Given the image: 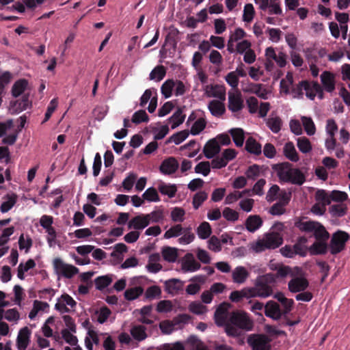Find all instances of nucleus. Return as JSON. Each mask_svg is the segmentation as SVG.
<instances>
[{
    "mask_svg": "<svg viewBox=\"0 0 350 350\" xmlns=\"http://www.w3.org/2000/svg\"><path fill=\"white\" fill-rule=\"evenodd\" d=\"M321 81L324 90L332 92L335 90V76L329 71H323L321 75Z\"/></svg>",
    "mask_w": 350,
    "mask_h": 350,
    "instance_id": "obj_17",
    "label": "nucleus"
},
{
    "mask_svg": "<svg viewBox=\"0 0 350 350\" xmlns=\"http://www.w3.org/2000/svg\"><path fill=\"white\" fill-rule=\"evenodd\" d=\"M31 331L27 327H24L18 332L16 338V347L18 350H26L30 343Z\"/></svg>",
    "mask_w": 350,
    "mask_h": 350,
    "instance_id": "obj_12",
    "label": "nucleus"
},
{
    "mask_svg": "<svg viewBox=\"0 0 350 350\" xmlns=\"http://www.w3.org/2000/svg\"><path fill=\"white\" fill-rule=\"evenodd\" d=\"M271 340L265 334H254L247 338L252 350H271Z\"/></svg>",
    "mask_w": 350,
    "mask_h": 350,
    "instance_id": "obj_8",
    "label": "nucleus"
},
{
    "mask_svg": "<svg viewBox=\"0 0 350 350\" xmlns=\"http://www.w3.org/2000/svg\"><path fill=\"white\" fill-rule=\"evenodd\" d=\"M325 146L327 149V150L329 152V153L332 154L334 150H335V156L338 159H342L345 157V149L343 146L337 143L336 140H335V145H334L332 148H329V146H327V143L325 142Z\"/></svg>",
    "mask_w": 350,
    "mask_h": 350,
    "instance_id": "obj_52",
    "label": "nucleus"
},
{
    "mask_svg": "<svg viewBox=\"0 0 350 350\" xmlns=\"http://www.w3.org/2000/svg\"><path fill=\"white\" fill-rule=\"evenodd\" d=\"M224 217L229 221H235L239 219V213L236 211L226 207L222 212Z\"/></svg>",
    "mask_w": 350,
    "mask_h": 350,
    "instance_id": "obj_62",
    "label": "nucleus"
},
{
    "mask_svg": "<svg viewBox=\"0 0 350 350\" xmlns=\"http://www.w3.org/2000/svg\"><path fill=\"white\" fill-rule=\"evenodd\" d=\"M283 243L281 234L276 232L266 233L262 239L258 240L253 249L256 252H262L265 250H273L279 247Z\"/></svg>",
    "mask_w": 350,
    "mask_h": 350,
    "instance_id": "obj_3",
    "label": "nucleus"
},
{
    "mask_svg": "<svg viewBox=\"0 0 350 350\" xmlns=\"http://www.w3.org/2000/svg\"><path fill=\"white\" fill-rule=\"evenodd\" d=\"M144 289L141 286H135L128 288L124 291V297L126 300L131 301L137 299L143 293Z\"/></svg>",
    "mask_w": 350,
    "mask_h": 350,
    "instance_id": "obj_42",
    "label": "nucleus"
},
{
    "mask_svg": "<svg viewBox=\"0 0 350 350\" xmlns=\"http://www.w3.org/2000/svg\"><path fill=\"white\" fill-rule=\"evenodd\" d=\"M260 167L257 164H254L248 167L245 172L247 178L255 180L260 176Z\"/></svg>",
    "mask_w": 350,
    "mask_h": 350,
    "instance_id": "obj_61",
    "label": "nucleus"
},
{
    "mask_svg": "<svg viewBox=\"0 0 350 350\" xmlns=\"http://www.w3.org/2000/svg\"><path fill=\"white\" fill-rule=\"evenodd\" d=\"M267 126L274 133H278L282 126V120L279 117L269 118L267 122Z\"/></svg>",
    "mask_w": 350,
    "mask_h": 350,
    "instance_id": "obj_51",
    "label": "nucleus"
},
{
    "mask_svg": "<svg viewBox=\"0 0 350 350\" xmlns=\"http://www.w3.org/2000/svg\"><path fill=\"white\" fill-rule=\"evenodd\" d=\"M184 282L179 279L172 278L165 282V290L169 294L177 295L183 290Z\"/></svg>",
    "mask_w": 350,
    "mask_h": 350,
    "instance_id": "obj_16",
    "label": "nucleus"
},
{
    "mask_svg": "<svg viewBox=\"0 0 350 350\" xmlns=\"http://www.w3.org/2000/svg\"><path fill=\"white\" fill-rule=\"evenodd\" d=\"M185 116L183 114V110L178 108L174 114L169 118L170 121H172L171 128L172 129H176L180 124H181L185 120Z\"/></svg>",
    "mask_w": 350,
    "mask_h": 350,
    "instance_id": "obj_41",
    "label": "nucleus"
},
{
    "mask_svg": "<svg viewBox=\"0 0 350 350\" xmlns=\"http://www.w3.org/2000/svg\"><path fill=\"white\" fill-rule=\"evenodd\" d=\"M183 228L181 224H176L172 226L164 234L165 239H170L172 237H178L182 234Z\"/></svg>",
    "mask_w": 350,
    "mask_h": 350,
    "instance_id": "obj_53",
    "label": "nucleus"
},
{
    "mask_svg": "<svg viewBox=\"0 0 350 350\" xmlns=\"http://www.w3.org/2000/svg\"><path fill=\"white\" fill-rule=\"evenodd\" d=\"M178 168V163L174 157L165 159L161 164L159 170L164 174H172Z\"/></svg>",
    "mask_w": 350,
    "mask_h": 350,
    "instance_id": "obj_18",
    "label": "nucleus"
},
{
    "mask_svg": "<svg viewBox=\"0 0 350 350\" xmlns=\"http://www.w3.org/2000/svg\"><path fill=\"white\" fill-rule=\"evenodd\" d=\"M205 91L209 97L217 98L222 100L226 98V92L222 86L218 85H206Z\"/></svg>",
    "mask_w": 350,
    "mask_h": 350,
    "instance_id": "obj_22",
    "label": "nucleus"
},
{
    "mask_svg": "<svg viewBox=\"0 0 350 350\" xmlns=\"http://www.w3.org/2000/svg\"><path fill=\"white\" fill-rule=\"evenodd\" d=\"M330 198L331 201L342 202L347 199L348 195L346 192L334 190L330 193Z\"/></svg>",
    "mask_w": 350,
    "mask_h": 350,
    "instance_id": "obj_64",
    "label": "nucleus"
},
{
    "mask_svg": "<svg viewBox=\"0 0 350 350\" xmlns=\"http://www.w3.org/2000/svg\"><path fill=\"white\" fill-rule=\"evenodd\" d=\"M255 10L254 6L251 3H247L245 5L243 14V20L245 22H251L254 16Z\"/></svg>",
    "mask_w": 350,
    "mask_h": 350,
    "instance_id": "obj_56",
    "label": "nucleus"
},
{
    "mask_svg": "<svg viewBox=\"0 0 350 350\" xmlns=\"http://www.w3.org/2000/svg\"><path fill=\"white\" fill-rule=\"evenodd\" d=\"M148 216L142 214L133 217L128 223L129 229H134L137 231L143 230L149 225Z\"/></svg>",
    "mask_w": 350,
    "mask_h": 350,
    "instance_id": "obj_15",
    "label": "nucleus"
},
{
    "mask_svg": "<svg viewBox=\"0 0 350 350\" xmlns=\"http://www.w3.org/2000/svg\"><path fill=\"white\" fill-rule=\"evenodd\" d=\"M262 219L258 215H250L245 222L246 229L250 232L256 231L262 226Z\"/></svg>",
    "mask_w": 350,
    "mask_h": 350,
    "instance_id": "obj_21",
    "label": "nucleus"
},
{
    "mask_svg": "<svg viewBox=\"0 0 350 350\" xmlns=\"http://www.w3.org/2000/svg\"><path fill=\"white\" fill-rule=\"evenodd\" d=\"M206 125V122L204 118L198 119L192 125L190 133L193 135H198L202 131Z\"/></svg>",
    "mask_w": 350,
    "mask_h": 350,
    "instance_id": "obj_55",
    "label": "nucleus"
},
{
    "mask_svg": "<svg viewBox=\"0 0 350 350\" xmlns=\"http://www.w3.org/2000/svg\"><path fill=\"white\" fill-rule=\"evenodd\" d=\"M308 286V280L306 278L299 277L297 275L292 277V279L288 283V289L293 293L304 291Z\"/></svg>",
    "mask_w": 350,
    "mask_h": 350,
    "instance_id": "obj_9",
    "label": "nucleus"
},
{
    "mask_svg": "<svg viewBox=\"0 0 350 350\" xmlns=\"http://www.w3.org/2000/svg\"><path fill=\"white\" fill-rule=\"evenodd\" d=\"M349 239V235L346 232L338 230L334 233L329 243L331 254L334 255L342 251Z\"/></svg>",
    "mask_w": 350,
    "mask_h": 350,
    "instance_id": "obj_5",
    "label": "nucleus"
},
{
    "mask_svg": "<svg viewBox=\"0 0 350 350\" xmlns=\"http://www.w3.org/2000/svg\"><path fill=\"white\" fill-rule=\"evenodd\" d=\"M185 211L183 208L175 207L171 212L172 220L174 222H183L185 219Z\"/></svg>",
    "mask_w": 350,
    "mask_h": 350,
    "instance_id": "obj_57",
    "label": "nucleus"
},
{
    "mask_svg": "<svg viewBox=\"0 0 350 350\" xmlns=\"http://www.w3.org/2000/svg\"><path fill=\"white\" fill-rule=\"evenodd\" d=\"M187 257L190 258L187 259L183 262L182 267L185 271H196L200 269V264L196 261L191 254H187Z\"/></svg>",
    "mask_w": 350,
    "mask_h": 350,
    "instance_id": "obj_31",
    "label": "nucleus"
},
{
    "mask_svg": "<svg viewBox=\"0 0 350 350\" xmlns=\"http://www.w3.org/2000/svg\"><path fill=\"white\" fill-rule=\"evenodd\" d=\"M265 56L269 60H274L280 68H284L286 64V55L282 51L276 53L275 49L271 46L266 49Z\"/></svg>",
    "mask_w": 350,
    "mask_h": 350,
    "instance_id": "obj_13",
    "label": "nucleus"
},
{
    "mask_svg": "<svg viewBox=\"0 0 350 350\" xmlns=\"http://www.w3.org/2000/svg\"><path fill=\"white\" fill-rule=\"evenodd\" d=\"M210 172L211 167L208 161H202L195 167V172L202 174L204 176H208Z\"/></svg>",
    "mask_w": 350,
    "mask_h": 350,
    "instance_id": "obj_59",
    "label": "nucleus"
},
{
    "mask_svg": "<svg viewBox=\"0 0 350 350\" xmlns=\"http://www.w3.org/2000/svg\"><path fill=\"white\" fill-rule=\"evenodd\" d=\"M208 198V194L204 191H201L199 192H197L193 198V208L197 210L199 208V207L202 205V204Z\"/></svg>",
    "mask_w": 350,
    "mask_h": 350,
    "instance_id": "obj_50",
    "label": "nucleus"
},
{
    "mask_svg": "<svg viewBox=\"0 0 350 350\" xmlns=\"http://www.w3.org/2000/svg\"><path fill=\"white\" fill-rule=\"evenodd\" d=\"M111 282L112 278L109 275L98 276L94 280L96 288L99 291L103 290L110 285Z\"/></svg>",
    "mask_w": 350,
    "mask_h": 350,
    "instance_id": "obj_40",
    "label": "nucleus"
},
{
    "mask_svg": "<svg viewBox=\"0 0 350 350\" xmlns=\"http://www.w3.org/2000/svg\"><path fill=\"white\" fill-rule=\"evenodd\" d=\"M182 234L183 235L178 239V243L181 245L189 244L193 242L196 238L195 234L192 232V228L190 226L183 228Z\"/></svg>",
    "mask_w": 350,
    "mask_h": 350,
    "instance_id": "obj_35",
    "label": "nucleus"
},
{
    "mask_svg": "<svg viewBox=\"0 0 350 350\" xmlns=\"http://www.w3.org/2000/svg\"><path fill=\"white\" fill-rule=\"evenodd\" d=\"M330 213L334 217H340L346 215L347 207L345 204H333L329 207Z\"/></svg>",
    "mask_w": 350,
    "mask_h": 350,
    "instance_id": "obj_48",
    "label": "nucleus"
},
{
    "mask_svg": "<svg viewBox=\"0 0 350 350\" xmlns=\"http://www.w3.org/2000/svg\"><path fill=\"white\" fill-rule=\"evenodd\" d=\"M174 321H163L159 323V328L161 330L162 333L165 334H170L174 329Z\"/></svg>",
    "mask_w": 350,
    "mask_h": 350,
    "instance_id": "obj_63",
    "label": "nucleus"
},
{
    "mask_svg": "<svg viewBox=\"0 0 350 350\" xmlns=\"http://www.w3.org/2000/svg\"><path fill=\"white\" fill-rule=\"evenodd\" d=\"M208 108L213 116L220 117L226 111L224 103L217 100H213L209 102Z\"/></svg>",
    "mask_w": 350,
    "mask_h": 350,
    "instance_id": "obj_24",
    "label": "nucleus"
},
{
    "mask_svg": "<svg viewBox=\"0 0 350 350\" xmlns=\"http://www.w3.org/2000/svg\"><path fill=\"white\" fill-rule=\"evenodd\" d=\"M230 304L224 302L217 307L216 309L214 318L215 323L219 326L224 325L227 322L228 311Z\"/></svg>",
    "mask_w": 350,
    "mask_h": 350,
    "instance_id": "obj_14",
    "label": "nucleus"
},
{
    "mask_svg": "<svg viewBox=\"0 0 350 350\" xmlns=\"http://www.w3.org/2000/svg\"><path fill=\"white\" fill-rule=\"evenodd\" d=\"M54 269L58 275L66 278H72L79 273V269L74 265L66 264L59 258H56L53 262Z\"/></svg>",
    "mask_w": 350,
    "mask_h": 350,
    "instance_id": "obj_7",
    "label": "nucleus"
},
{
    "mask_svg": "<svg viewBox=\"0 0 350 350\" xmlns=\"http://www.w3.org/2000/svg\"><path fill=\"white\" fill-rule=\"evenodd\" d=\"M265 314L275 321L280 320L284 314L279 304L275 301H268L265 306Z\"/></svg>",
    "mask_w": 350,
    "mask_h": 350,
    "instance_id": "obj_11",
    "label": "nucleus"
},
{
    "mask_svg": "<svg viewBox=\"0 0 350 350\" xmlns=\"http://www.w3.org/2000/svg\"><path fill=\"white\" fill-rule=\"evenodd\" d=\"M162 255L165 260L174 262L178 257L177 250L176 248L167 247L163 250Z\"/></svg>",
    "mask_w": 350,
    "mask_h": 350,
    "instance_id": "obj_43",
    "label": "nucleus"
},
{
    "mask_svg": "<svg viewBox=\"0 0 350 350\" xmlns=\"http://www.w3.org/2000/svg\"><path fill=\"white\" fill-rule=\"evenodd\" d=\"M284 155L290 161L297 162L299 157L293 142L286 143L283 148Z\"/></svg>",
    "mask_w": 350,
    "mask_h": 350,
    "instance_id": "obj_27",
    "label": "nucleus"
},
{
    "mask_svg": "<svg viewBox=\"0 0 350 350\" xmlns=\"http://www.w3.org/2000/svg\"><path fill=\"white\" fill-rule=\"evenodd\" d=\"M251 291L249 288H243L240 291H234L230 295V299L232 302L238 303L243 300V298H252Z\"/></svg>",
    "mask_w": 350,
    "mask_h": 350,
    "instance_id": "obj_28",
    "label": "nucleus"
},
{
    "mask_svg": "<svg viewBox=\"0 0 350 350\" xmlns=\"http://www.w3.org/2000/svg\"><path fill=\"white\" fill-rule=\"evenodd\" d=\"M312 232L317 241H326L329 238L328 232L325 230L323 226L317 221V225L314 226V229L312 230Z\"/></svg>",
    "mask_w": 350,
    "mask_h": 350,
    "instance_id": "obj_34",
    "label": "nucleus"
},
{
    "mask_svg": "<svg viewBox=\"0 0 350 350\" xmlns=\"http://www.w3.org/2000/svg\"><path fill=\"white\" fill-rule=\"evenodd\" d=\"M297 146L303 153H308L312 150V145L310 140L306 137L297 138Z\"/></svg>",
    "mask_w": 350,
    "mask_h": 350,
    "instance_id": "obj_45",
    "label": "nucleus"
},
{
    "mask_svg": "<svg viewBox=\"0 0 350 350\" xmlns=\"http://www.w3.org/2000/svg\"><path fill=\"white\" fill-rule=\"evenodd\" d=\"M174 80L168 79L161 85V94L165 98H170L172 95V90L174 88Z\"/></svg>",
    "mask_w": 350,
    "mask_h": 350,
    "instance_id": "obj_47",
    "label": "nucleus"
},
{
    "mask_svg": "<svg viewBox=\"0 0 350 350\" xmlns=\"http://www.w3.org/2000/svg\"><path fill=\"white\" fill-rule=\"evenodd\" d=\"M166 75L165 68L161 65L156 66L150 73L149 79L157 81H161Z\"/></svg>",
    "mask_w": 350,
    "mask_h": 350,
    "instance_id": "obj_39",
    "label": "nucleus"
},
{
    "mask_svg": "<svg viewBox=\"0 0 350 350\" xmlns=\"http://www.w3.org/2000/svg\"><path fill=\"white\" fill-rule=\"evenodd\" d=\"M228 322L239 329L251 330L253 328V321L250 319L247 314L243 311H233L229 317Z\"/></svg>",
    "mask_w": 350,
    "mask_h": 350,
    "instance_id": "obj_4",
    "label": "nucleus"
},
{
    "mask_svg": "<svg viewBox=\"0 0 350 350\" xmlns=\"http://www.w3.org/2000/svg\"><path fill=\"white\" fill-rule=\"evenodd\" d=\"M130 333L132 337L137 341H142L147 338L146 328L142 325H135L131 327Z\"/></svg>",
    "mask_w": 350,
    "mask_h": 350,
    "instance_id": "obj_26",
    "label": "nucleus"
},
{
    "mask_svg": "<svg viewBox=\"0 0 350 350\" xmlns=\"http://www.w3.org/2000/svg\"><path fill=\"white\" fill-rule=\"evenodd\" d=\"M317 225V221H304L301 219H297L295 221V226L300 231L304 232H312L314 229V226Z\"/></svg>",
    "mask_w": 350,
    "mask_h": 350,
    "instance_id": "obj_30",
    "label": "nucleus"
},
{
    "mask_svg": "<svg viewBox=\"0 0 350 350\" xmlns=\"http://www.w3.org/2000/svg\"><path fill=\"white\" fill-rule=\"evenodd\" d=\"M233 142L237 147H241L243 145L245 136L242 129L235 128L230 131Z\"/></svg>",
    "mask_w": 350,
    "mask_h": 350,
    "instance_id": "obj_36",
    "label": "nucleus"
},
{
    "mask_svg": "<svg viewBox=\"0 0 350 350\" xmlns=\"http://www.w3.org/2000/svg\"><path fill=\"white\" fill-rule=\"evenodd\" d=\"M219 151L220 146L215 139L208 140L203 148V152L207 159L213 158Z\"/></svg>",
    "mask_w": 350,
    "mask_h": 350,
    "instance_id": "obj_20",
    "label": "nucleus"
},
{
    "mask_svg": "<svg viewBox=\"0 0 350 350\" xmlns=\"http://www.w3.org/2000/svg\"><path fill=\"white\" fill-rule=\"evenodd\" d=\"M142 197L144 200H146L149 202H159L160 201V198L159 196L158 192L157 189L154 187H150L146 190V191L143 193Z\"/></svg>",
    "mask_w": 350,
    "mask_h": 350,
    "instance_id": "obj_54",
    "label": "nucleus"
},
{
    "mask_svg": "<svg viewBox=\"0 0 350 350\" xmlns=\"http://www.w3.org/2000/svg\"><path fill=\"white\" fill-rule=\"evenodd\" d=\"M29 105V95H23L21 100L14 102L12 107H14V112L19 113L25 110Z\"/></svg>",
    "mask_w": 350,
    "mask_h": 350,
    "instance_id": "obj_44",
    "label": "nucleus"
},
{
    "mask_svg": "<svg viewBox=\"0 0 350 350\" xmlns=\"http://www.w3.org/2000/svg\"><path fill=\"white\" fill-rule=\"evenodd\" d=\"M196 232L200 239H208L212 233L211 225L207 221L202 222L197 228Z\"/></svg>",
    "mask_w": 350,
    "mask_h": 350,
    "instance_id": "obj_32",
    "label": "nucleus"
},
{
    "mask_svg": "<svg viewBox=\"0 0 350 350\" xmlns=\"http://www.w3.org/2000/svg\"><path fill=\"white\" fill-rule=\"evenodd\" d=\"M131 121L135 124H139L142 122H148L149 117L145 110L140 109L133 113Z\"/></svg>",
    "mask_w": 350,
    "mask_h": 350,
    "instance_id": "obj_49",
    "label": "nucleus"
},
{
    "mask_svg": "<svg viewBox=\"0 0 350 350\" xmlns=\"http://www.w3.org/2000/svg\"><path fill=\"white\" fill-rule=\"evenodd\" d=\"M62 338L65 340V341L72 346H76L78 343V339L76 336L73 335L70 333V332L67 329H64L62 330Z\"/></svg>",
    "mask_w": 350,
    "mask_h": 350,
    "instance_id": "obj_60",
    "label": "nucleus"
},
{
    "mask_svg": "<svg viewBox=\"0 0 350 350\" xmlns=\"http://www.w3.org/2000/svg\"><path fill=\"white\" fill-rule=\"evenodd\" d=\"M272 170L276 173L280 183L302 185L306 181L304 173L299 169L293 167L288 162L273 164Z\"/></svg>",
    "mask_w": 350,
    "mask_h": 350,
    "instance_id": "obj_1",
    "label": "nucleus"
},
{
    "mask_svg": "<svg viewBox=\"0 0 350 350\" xmlns=\"http://www.w3.org/2000/svg\"><path fill=\"white\" fill-rule=\"evenodd\" d=\"M338 130V125L334 119H328L326 124V132L328 135V137L326 139L325 142L327 143V146L329 148L335 145V133Z\"/></svg>",
    "mask_w": 350,
    "mask_h": 350,
    "instance_id": "obj_19",
    "label": "nucleus"
},
{
    "mask_svg": "<svg viewBox=\"0 0 350 350\" xmlns=\"http://www.w3.org/2000/svg\"><path fill=\"white\" fill-rule=\"evenodd\" d=\"M275 284V280L271 273L258 277L256 280L254 286L250 287L252 297L266 298L273 294L271 284Z\"/></svg>",
    "mask_w": 350,
    "mask_h": 350,
    "instance_id": "obj_2",
    "label": "nucleus"
},
{
    "mask_svg": "<svg viewBox=\"0 0 350 350\" xmlns=\"http://www.w3.org/2000/svg\"><path fill=\"white\" fill-rule=\"evenodd\" d=\"M189 135L188 130H183L173 134L167 141L166 144L174 142L178 145L185 140Z\"/></svg>",
    "mask_w": 350,
    "mask_h": 350,
    "instance_id": "obj_38",
    "label": "nucleus"
},
{
    "mask_svg": "<svg viewBox=\"0 0 350 350\" xmlns=\"http://www.w3.org/2000/svg\"><path fill=\"white\" fill-rule=\"evenodd\" d=\"M208 248L215 252H219L221 250L220 239L216 236H212L208 241Z\"/></svg>",
    "mask_w": 350,
    "mask_h": 350,
    "instance_id": "obj_58",
    "label": "nucleus"
},
{
    "mask_svg": "<svg viewBox=\"0 0 350 350\" xmlns=\"http://www.w3.org/2000/svg\"><path fill=\"white\" fill-rule=\"evenodd\" d=\"M244 107L243 99L240 92H228V108L232 113L241 111Z\"/></svg>",
    "mask_w": 350,
    "mask_h": 350,
    "instance_id": "obj_10",
    "label": "nucleus"
},
{
    "mask_svg": "<svg viewBox=\"0 0 350 350\" xmlns=\"http://www.w3.org/2000/svg\"><path fill=\"white\" fill-rule=\"evenodd\" d=\"M248 271L242 266L237 267L232 271V280L234 282L237 284H243L249 277Z\"/></svg>",
    "mask_w": 350,
    "mask_h": 350,
    "instance_id": "obj_23",
    "label": "nucleus"
},
{
    "mask_svg": "<svg viewBox=\"0 0 350 350\" xmlns=\"http://www.w3.org/2000/svg\"><path fill=\"white\" fill-rule=\"evenodd\" d=\"M311 255L325 254L327 251V244L325 241H317L308 248Z\"/></svg>",
    "mask_w": 350,
    "mask_h": 350,
    "instance_id": "obj_29",
    "label": "nucleus"
},
{
    "mask_svg": "<svg viewBox=\"0 0 350 350\" xmlns=\"http://www.w3.org/2000/svg\"><path fill=\"white\" fill-rule=\"evenodd\" d=\"M270 269L275 271V273H271V275L273 276L275 283L277 280L284 279L287 276H291V278L294 277L298 275L299 271H300V269L297 267L291 268V267L283 264H272Z\"/></svg>",
    "mask_w": 350,
    "mask_h": 350,
    "instance_id": "obj_6",
    "label": "nucleus"
},
{
    "mask_svg": "<svg viewBox=\"0 0 350 350\" xmlns=\"http://www.w3.org/2000/svg\"><path fill=\"white\" fill-rule=\"evenodd\" d=\"M305 131L308 135H313L316 132L314 123L311 118L304 116L301 118Z\"/></svg>",
    "mask_w": 350,
    "mask_h": 350,
    "instance_id": "obj_46",
    "label": "nucleus"
},
{
    "mask_svg": "<svg viewBox=\"0 0 350 350\" xmlns=\"http://www.w3.org/2000/svg\"><path fill=\"white\" fill-rule=\"evenodd\" d=\"M158 189L163 195H166L172 198L175 196L177 188L175 185H167L164 183H161L158 186Z\"/></svg>",
    "mask_w": 350,
    "mask_h": 350,
    "instance_id": "obj_37",
    "label": "nucleus"
},
{
    "mask_svg": "<svg viewBox=\"0 0 350 350\" xmlns=\"http://www.w3.org/2000/svg\"><path fill=\"white\" fill-rule=\"evenodd\" d=\"M28 82L26 79H19L16 81L12 88V94L14 97L17 98L21 95L26 90Z\"/></svg>",
    "mask_w": 350,
    "mask_h": 350,
    "instance_id": "obj_33",
    "label": "nucleus"
},
{
    "mask_svg": "<svg viewBox=\"0 0 350 350\" xmlns=\"http://www.w3.org/2000/svg\"><path fill=\"white\" fill-rule=\"evenodd\" d=\"M245 149L255 155H260L262 152V147L254 138L250 137L245 142Z\"/></svg>",
    "mask_w": 350,
    "mask_h": 350,
    "instance_id": "obj_25",
    "label": "nucleus"
}]
</instances>
